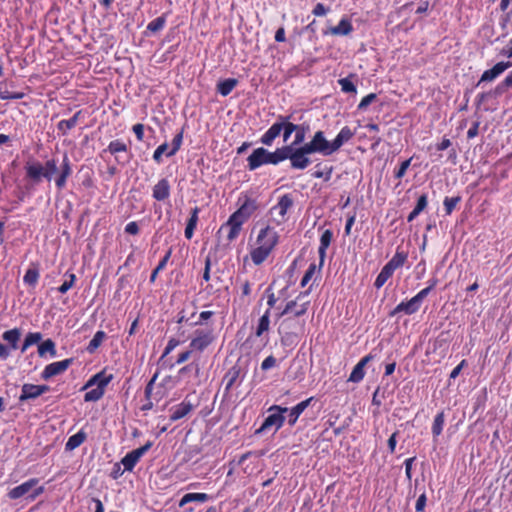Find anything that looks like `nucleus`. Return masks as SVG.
<instances>
[{"label": "nucleus", "mask_w": 512, "mask_h": 512, "mask_svg": "<svg viewBox=\"0 0 512 512\" xmlns=\"http://www.w3.org/2000/svg\"><path fill=\"white\" fill-rule=\"evenodd\" d=\"M293 120H295L293 113L289 115H278L276 121L261 136L260 142L265 146H271L274 140L282 133L283 142L286 143L291 135L296 133L297 126Z\"/></svg>", "instance_id": "f257e3e1"}, {"label": "nucleus", "mask_w": 512, "mask_h": 512, "mask_svg": "<svg viewBox=\"0 0 512 512\" xmlns=\"http://www.w3.org/2000/svg\"><path fill=\"white\" fill-rule=\"evenodd\" d=\"M285 158L290 161L292 169L304 170L311 164L310 150L303 145L286 144L285 145Z\"/></svg>", "instance_id": "f03ea898"}, {"label": "nucleus", "mask_w": 512, "mask_h": 512, "mask_svg": "<svg viewBox=\"0 0 512 512\" xmlns=\"http://www.w3.org/2000/svg\"><path fill=\"white\" fill-rule=\"evenodd\" d=\"M268 412H272L269 414L264 421L262 422L261 426L255 430V435H260L271 428H275V432L278 431L284 424L286 417L285 414L288 412L287 407H282L280 405H272Z\"/></svg>", "instance_id": "7ed1b4c3"}, {"label": "nucleus", "mask_w": 512, "mask_h": 512, "mask_svg": "<svg viewBox=\"0 0 512 512\" xmlns=\"http://www.w3.org/2000/svg\"><path fill=\"white\" fill-rule=\"evenodd\" d=\"M38 482V478H31L26 482L11 489L7 493V496L9 499L15 500L27 495V500L34 501L38 496H40L44 492L43 486L36 487Z\"/></svg>", "instance_id": "20e7f679"}, {"label": "nucleus", "mask_w": 512, "mask_h": 512, "mask_svg": "<svg viewBox=\"0 0 512 512\" xmlns=\"http://www.w3.org/2000/svg\"><path fill=\"white\" fill-rule=\"evenodd\" d=\"M306 147L310 153H319L322 156H330L335 153V148L332 141L327 140L323 131H316L309 142H306Z\"/></svg>", "instance_id": "39448f33"}, {"label": "nucleus", "mask_w": 512, "mask_h": 512, "mask_svg": "<svg viewBox=\"0 0 512 512\" xmlns=\"http://www.w3.org/2000/svg\"><path fill=\"white\" fill-rule=\"evenodd\" d=\"M246 373V369L240 365L239 360L231 368L228 369L223 377V382H226L224 389L225 396L229 394L231 388L237 382L241 384L246 376Z\"/></svg>", "instance_id": "423d86ee"}, {"label": "nucleus", "mask_w": 512, "mask_h": 512, "mask_svg": "<svg viewBox=\"0 0 512 512\" xmlns=\"http://www.w3.org/2000/svg\"><path fill=\"white\" fill-rule=\"evenodd\" d=\"M194 334L195 337L191 340L190 347L200 352L211 345L215 339L212 328L196 329Z\"/></svg>", "instance_id": "0eeeda50"}, {"label": "nucleus", "mask_w": 512, "mask_h": 512, "mask_svg": "<svg viewBox=\"0 0 512 512\" xmlns=\"http://www.w3.org/2000/svg\"><path fill=\"white\" fill-rule=\"evenodd\" d=\"M50 386L46 384L36 385L31 383H25L21 387V394L18 398L19 403H25L29 400H35L44 393L50 391Z\"/></svg>", "instance_id": "6e6552de"}, {"label": "nucleus", "mask_w": 512, "mask_h": 512, "mask_svg": "<svg viewBox=\"0 0 512 512\" xmlns=\"http://www.w3.org/2000/svg\"><path fill=\"white\" fill-rule=\"evenodd\" d=\"M296 324L295 319L286 318L282 321L278 332L281 335V344L286 347H291L297 344L298 334L292 331H284L285 329H290Z\"/></svg>", "instance_id": "1a4fd4ad"}, {"label": "nucleus", "mask_w": 512, "mask_h": 512, "mask_svg": "<svg viewBox=\"0 0 512 512\" xmlns=\"http://www.w3.org/2000/svg\"><path fill=\"white\" fill-rule=\"evenodd\" d=\"M512 67V62L510 61H500L497 62L492 68L485 70L477 84L476 87L480 86L484 82H492L497 77H499L504 71L508 68Z\"/></svg>", "instance_id": "9d476101"}, {"label": "nucleus", "mask_w": 512, "mask_h": 512, "mask_svg": "<svg viewBox=\"0 0 512 512\" xmlns=\"http://www.w3.org/2000/svg\"><path fill=\"white\" fill-rule=\"evenodd\" d=\"M73 362L74 358H67L62 361L50 363L44 368L41 373V378L43 380H49L56 375L62 374L72 365Z\"/></svg>", "instance_id": "9b49d317"}, {"label": "nucleus", "mask_w": 512, "mask_h": 512, "mask_svg": "<svg viewBox=\"0 0 512 512\" xmlns=\"http://www.w3.org/2000/svg\"><path fill=\"white\" fill-rule=\"evenodd\" d=\"M26 178L29 179L32 184H39L43 178H45L43 164L37 160H28L24 166Z\"/></svg>", "instance_id": "f8f14e48"}, {"label": "nucleus", "mask_w": 512, "mask_h": 512, "mask_svg": "<svg viewBox=\"0 0 512 512\" xmlns=\"http://www.w3.org/2000/svg\"><path fill=\"white\" fill-rule=\"evenodd\" d=\"M113 378V374L107 375L106 369H103L100 372L91 376L90 379L86 382V384L82 387V390H86L92 386H96L97 388L105 392V388L113 380Z\"/></svg>", "instance_id": "ddd939ff"}, {"label": "nucleus", "mask_w": 512, "mask_h": 512, "mask_svg": "<svg viewBox=\"0 0 512 512\" xmlns=\"http://www.w3.org/2000/svg\"><path fill=\"white\" fill-rule=\"evenodd\" d=\"M58 171L59 174L55 178V185L59 190H62L66 186L67 179L72 174V165L66 153L63 156V160Z\"/></svg>", "instance_id": "4468645a"}, {"label": "nucleus", "mask_w": 512, "mask_h": 512, "mask_svg": "<svg viewBox=\"0 0 512 512\" xmlns=\"http://www.w3.org/2000/svg\"><path fill=\"white\" fill-rule=\"evenodd\" d=\"M353 31V25L349 18L343 17L338 25L323 30V35L348 36Z\"/></svg>", "instance_id": "2eb2a0df"}, {"label": "nucleus", "mask_w": 512, "mask_h": 512, "mask_svg": "<svg viewBox=\"0 0 512 512\" xmlns=\"http://www.w3.org/2000/svg\"><path fill=\"white\" fill-rule=\"evenodd\" d=\"M265 148L258 147L252 151V153L247 157V168L250 171H254L265 165Z\"/></svg>", "instance_id": "dca6fc26"}, {"label": "nucleus", "mask_w": 512, "mask_h": 512, "mask_svg": "<svg viewBox=\"0 0 512 512\" xmlns=\"http://www.w3.org/2000/svg\"><path fill=\"white\" fill-rule=\"evenodd\" d=\"M314 400V397H309L308 399L301 401L291 409L288 408V417L287 422L289 426H294L297 422L299 416L304 412V410L311 404Z\"/></svg>", "instance_id": "f3484780"}, {"label": "nucleus", "mask_w": 512, "mask_h": 512, "mask_svg": "<svg viewBox=\"0 0 512 512\" xmlns=\"http://www.w3.org/2000/svg\"><path fill=\"white\" fill-rule=\"evenodd\" d=\"M333 239V232L330 229H326L320 237V246L318 248L319 254V270L322 269L326 257V250L330 246Z\"/></svg>", "instance_id": "a211bd4d"}, {"label": "nucleus", "mask_w": 512, "mask_h": 512, "mask_svg": "<svg viewBox=\"0 0 512 512\" xmlns=\"http://www.w3.org/2000/svg\"><path fill=\"white\" fill-rule=\"evenodd\" d=\"M420 309L419 305L412 297L409 301H402L399 303L390 313V317L396 316L398 313H404L406 315H412Z\"/></svg>", "instance_id": "6ab92c4d"}, {"label": "nucleus", "mask_w": 512, "mask_h": 512, "mask_svg": "<svg viewBox=\"0 0 512 512\" xmlns=\"http://www.w3.org/2000/svg\"><path fill=\"white\" fill-rule=\"evenodd\" d=\"M274 247H275V242L273 241L271 244H269L265 247H262L261 245H259L257 248L253 249L251 251V259H252L253 263L255 265L262 264L267 259V257L269 256L271 251L274 249Z\"/></svg>", "instance_id": "aec40b11"}, {"label": "nucleus", "mask_w": 512, "mask_h": 512, "mask_svg": "<svg viewBox=\"0 0 512 512\" xmlns=\"http://www.w3.org/2000/svg\"><path fill=\"white\" fill-rule=\"evenodd\" d=\"M152 196L157 201H164L170 196V184L166 178L160 179L153 187Z\"/></svg>", "instance_id": "412c9836"}, {"label": "nucleus", "mask_w": 512, "mask_h": 512, "mask_svg": "<svg viewBox=\"0 0 512 512\" xmlns=\"http://www.w3.org/2000/svg\"><path fill=\"white\" fill-rule=\"evenodd\" d=\"M188 398L189 395H187L185 399L175 407L174 411L170 415L171 421L182 419L193 410L194 405L188 400Z\"/></svg>", "instance_id": "4be33fe9"}, {"label": "nucleus", "mask_w": 512, "mask_h": 512, "mask_svg": "<svg viewBox=\"0 0 512 512\" xmlns=\"http://www.w3.org/2000/svg\"><path fill=\"white\" fill-rule=\"evenodd\" d=\"M278 238L279 236L277 232L274 231V229L271 228L270 226H266L265 228L260 230L259 235L257 237V242L262 247H265L274 241L276 246L278 243Z\"/></svg>", "instance_id": "5701e85b"}, {"label": "nucleus", "mask_w": 512, "mask_h": 512, "mask_svg": "<svg viewBox=\"0 0 512 512\" xmlns=\"http://www.w3.org/2000/svg\"><path fill=\"white\" fill-rule=\"evenodd\" d=\"M285 145L282 147L277 148L275 151L271 152L265 148V165L271 164V165H278L280 162H283L286 160L285 158Z\"/></svg>", "instance_id": "b1692460"}, {"label": "nucleus", "mask_w": 512, "mask_h": 512, "mask_svg": "<svg viewBox=\"0 0 512 512\" xmlns=\"http://www.w3.org/2000/svg\"><path fill=\"white\" fill-rule=\"evenodd\" d=\"M242 199L243 203L239 206L238 211L249 219V217L258 209V204L255 199H252L247 195L240 197L239 201Z\"/></svg>", "instance_id": "393cba45"}, {"label": "nucleus", "mask_w": 512, "mask_h": 512, "mask_svg": "<svg viewBox=\"0 0 512 512\" xmlns=\"http://www.w3.org/2000/svg\"><path fill=\"white\" fill-rule=\"evenodd\" d=\"M355 135V131L348 126L343 127L337 136L332 140L335 152L338 151L345 143L351 140Z\"/></svg>", "instance_id": "a878e982"}, {"label": "nucleus", "mask_w": 512, "mask_h": 512, "mask_svg": "<svg viewBox=\"0 0 512 512\" xmlns=\"http://www.w3.org/2000/svg\"><path fill=\"white\" fill-rule=\"evenodd\" d=\"M239 81L236 78H226L220 80L216 85V91L221 96H228L232 90L238 85Z\"/></svg>", "instance_id": "bb28decb"}, {"label": "nucleus", "mask_w": 512, "mask_h": 512, "mask_svg": "<svg viewBox=\"0 0 512 512\" xmlns=\"http://www.w3.org/2000/svg\"><path fill=\"white\" fill-rule=\"evenodd\" d=\"M21 337V330L19 328H13L5 331L2 334V339L9 344V348L16 350L18 349V343Z\"/></svg>", "instance_id": "cd10ccee"}, {"label": "nucleus", "mask_w": 512, "mask_h": 512, "mask_svg": "<svg viewBox=\"0 0 512 512\" xmlns=\"http://www.w3.org/2000/svg\"><path fill=\"white\" fill-rule=\"evenodd\" d=\"M199 212H200V208L197 206L191 210V215L187 221L185 231H184L185 237L187 239H191L193 237V234L196 229L197 222H198Z\"/></svg>", "instance_id": "c85d7f7f"}, {"label": "nucleus", "mask_w": 512, "mask_h": 512, "mask_svg": "<svg viewBox=\"0 0 512 512\" xmlns=\"http://www.w3.org/2000/svg\"><path fill=\"white\" fill-rule=\"evenodd\" d=\"M211 499V496L206 493H186L179 501V507H184L188 503L192 502H206Z\"/></svg>", "instance_id": "c756f323"}, {"label": "nucleus", "mask_w": 512, "mask_h": 512, "mask_svg": "<svg viewBox=\"0 0 512 512\" xmlns=\"http://www.w3.org/2000/svg\"><path fill=\"white\" fill-rule=\"evenodd\" d=\"M81 114H82V111L80 110V111H77L70 119L61 120L57 124L58 131H60L62 133V135H66L68 130L73 129L77 125Z\"/></svg>", "instance_id": "7c9ffc66"}, {"label": "nucleus", "mask_w": 512, "mask_h": 512, "mask_svg": "<svg viewBox=\"0 0 512 512\" xmlns=\"http://www.w3.org/2000/svg\"><path fill=\"white\" fill-rule=\"evenodd\" d=\"M296 133L294 136V140L291 144L294 145H303L306 144L305 139L307 133L310 131V124L308 122H303L300 124H296Z\"/></svg>", "instance_id": "2f4dec72"}, {"label": "nucleus", "mask_w": 512, "mask_h": 512, "mask_svg": "<svg viewBox=\"0 0 512 512\" xmlns=\"http://www.w3.org/2000/svg\"><path fill=\"white\" fill-rule=\"evenodd\" d=\"M87 438V434L80 430L76 434L70 436L65 444L66 451H73L78 448Z\"/></svg>", "instance_id": "473e14b6"}, {"label": "nucleus", "mask_w": 512, "mask_h": 512, "mask_svg": "<svg viewBox=\"0 0 512 512\" xmlns=\"http://www.w3.org/2000/svg\"><path fill=\"white\" fill-rule=\"evenodd\" d=\"M47 353H49L51 357L56 356V345L50 338L40 341L38 345V355L40 357H44Z\"/></svg>", "instance_id": "72a5a7b5"}, {"label": "nucleus", "mask_w": 512, "mask_h": 512, "mask_svg": "<svg viewBox=\"0 0 512 512\" xmlns=\"http://www.w3.org/2000/svg\"><path fill=\"white\" fill-rule=\"evenodd\" d=\"M107 338V335L104 331L99 330L97 331L89 344L86 347V351L89 354H93L96 352V350L101 346L102 342Z\"/></svg>", "instance_id": "f704fd0d"}, {"label": "nucleus", "mask_w": 512, "mask_h": 512, "mask_svg": "<svg viewBox=\"0 0 512 512\" xmlns=\"http://www.w3.org/2000/svg\"><path fill=\"white\" fill-rule=\"evenodd\" d=\"M444 423H445V414H444V411H441L435 416L433 424H432V436H433L434 441H437L438 436L441 435V433L443 431Z\"/></svg>", "instance_id": "c9c22d12"}, {"label": "nucleus", "mask_w": 512, "mask_h": 512, "mask_svg": "<svg viewBox=\"0 0 512 512\" xmlns=\"http://www.w3.org/2000/svg\"><path fill=\"white\" fill-rule=\"evenodd\" d=\"M269 325H270V309H267L265 311V313L258 320L255 335L257 337L262 336L265 332H267L269 330Z\"/></svg>", "instance_id": "e433bc0d"}, {"label": "nucleus", "mask_w": 512, "mask_h": 512, "mask_svg": "<svg viewBox=\"0 0 512 512\" xmlns=\"http://www.w3.org/2000/svg\"><path fill=\"white\" fill-rule=\"evenodd\" d=\"M408 257V254L404 251L397 249L395 255L386 263L390 268L395 271L397 268L404 265Z\"/></svg>", "instance_id": "4c0bfd02"}, {"label": "nucleus", "mask_w": 512, "mask_h": 512, "mask_svg": "<svg viewBox=\"0 0 512 512\" xmlns=\"http://www.w3.org/2000/svg\"><path fill=\"white\" fill-rule=\"evenodd\" d=\"M393 273L394 271L390 268V266L385 264L375 279V288L380 289L386 283V281L393 275Z\"/></svg>", "instance_id": "58836bf2"}, {"label": "nucleus", "mask_w": 512, "mask_h": 512, "mask_svg": "<svg viewBox=\"0 0 512 512\" xmlns=\"http://www.w3.org/2000/svg\"><path fill=\"white\" fill-rule=\"evenodd\" d=\"M355 77V74H350L349 76L338 80V84L341 86V90L344 93H357L356 85L353 82V78Z\"/></svg>", "instance_id": "ea45409f"}, {"label": "nucleus", "mask_w": 512, "mask_h": 512, "mask_svg": "<svg viewBox=\"0 0 512 512\" xmlns=\"http://www.w3.org/2000/svg\"><path fill=\"white\" fill-rule=\"evenodd\" d=\"M322 166V163L319 162L315 165V170L311 175L314 178H323L324 181H329L331 179L332 173H333V166H327L325 165L323 169H320Z\"/></svg>", "instance_id": "a19ab883"}, {"label": "nucleus", "mask_w": 512, "mask_h": 512, "mask_svg": "<svg viewBox=\"0 0 512 512\" xmlns=\"http://www.w3.org/2000/svg\"><path fill=\"white\" fill-rule=\"evenodd\" d=\"M127 151H128L127 145L119 139L111 141L109 143L108 147L103 150V152H109L112 155H116L121 152L127 153Z\"/></svg>", "instance_id": "79ce46f5"}, {"label": "nucleus", "mask_w": 512, "mask_h": 512, "mask_svg": "<svg viewBox=\"0 0 512 512\" xmlns=\"http://www.w3.org/2000/svg\"><path fill=\"white\" fill-rule=\"evenodd\" d=\"M171 254H172V248L170 247L168 249V251L166 252V254L164 255V257L159 261L158 265L155 267V269L152 271L151 275H150V279L149 281L151 283L155 282L156 278H157V275L160 271H162L165 266L167 265V262L168 260L170 259L171 257Z\"/></svg>", "instance_id": "37998d69"}, {"label": "nucleus", "mask_w": 512, "mask_h": 512, "mask_svg": "<svg viewBox=\"0 0 512 512\" xmlns=\"http://www.w3.org/2000/svg\"><path fill=\"white\" fill-rule=\"evenodd\" d=\"M39 279V270L37 267H30L24 277L23 282L29 286L35 287Z\"/></svg>", "instance_id": "c03bdc74"}, {"label": "nucleus", "mask_w": 512, "mask_h": 512, "mask_svg": "<svg viewBox=\"0 0 512 512\" xmlns=\"http://www.w3.org/2000/svg\"><path fill=\"white\" fill-rule=\"evenodd\" d=\"M365 367L362 365V363H357L354 368L352 369V372L348 378V381L353 383H359L363 380L365 376Z\"/></svg>", "instance_id": "a18cd8bd"}, {"label": "nucleus", "mask_w": 512, "mask_h": 512, "mask_svg": "<svg viewBox=\"0 0 512 512\" xmlns=\"http://www.w3.org/2000/svg\"><path fill=\"white\" fill-rule=\"evenodd\" d=\"M183 133H184V127L174 136V138L172 140V147L166 153L167 157H172L179 151V149L182 145V142H183Z\"/></svg>", "instance_id": "49530a36"}, {"label": "nucleus", "mask_w": 512, "mask_h": 512, "mask_svg": "<svg viewBox=\"0 0 512 512\" xmlns=\"http://www.w3.org/2000/svg\"><path fill=\"white\" fill-rule=\"evenodd\" d=\"M293 206V199L289 194L280 197L277 207L280 209L279 214L284 217L289 208Z\"/></svg>", "instance_id": "de8ad7c7"}, {"label": "nucleus", "mask_w": 512, "mask_h": 512, "mask_svg": "<svg viewBox=\"0 0 512 512\" xmlns=\"http://www.w3.org/2000/svg\"><path fill=\"white\" fill-rule=\"evenodd\" d=\"M57 160L52 158V159H49L45 162V164H43V167H44V173H45V179L47 181H51L52 180V177L53 175L58 172V167H57Z\"/></svg>", "instance_id": "09e8293b"}, {"label": "nucleus", "mask_w": 512, "mask_h": 512, "mask_svg": "<svg viewBox=\"0 0 512 512\" xmlns=\"http://www.w3.org/2000/svg\"><path fill=\"white\" fill-rule=\"evenodd\" d=\"M65 276L68 278L66 279L58 288L57 290L61 293V294H65L68 292V290H70L75 282H76V275L74 273H70V272H66L65 273Z\"/></svg>", "instance_id": "8fccbe9b"}, {"label": "nucleus", "mask_w": 512, "mask_h": 512, "mask_svg": "<svg viewBox=\"0 0 512 512\" xmlns=\"http://www.w3.org/2000/svg\"><path fill=\"white\" fill-rule=\"evenodd\" d=\"M462 200V197L460 195L454 196V197H445L443 201L444 209L446 215L452 214L453 210L455 209L456 205L460 203Z\"/></svg>", "instance_id": "3c124183"}, {"label": "nucleus", "mask_w": 512, "mask_h": 512, "mask_svg": "<svg viewBox=\"0 0 512 512\" xmlns=\"http://www.w3.org/2000/svg\"><path fill=\"white\" fill-rule=\"evenodd\" d=\"M298 259H294L290 266L287 268L285 275L287 277V285L285 289H288L291 285L295 283V272L297 269Z\"/></svg>", "instance_id": "603ef678"}, {"label": "nucleus", "mask_w": 512, "mask_h": 512, "mask_svg": "<svg viewBox=\"0 0 512 512\" xmlns=\"http://www.w3.org/2000/svg\"><path fill=\"white\" fill-rule=\"evenodd\" d=\"M165 23H166L165 16L164 15L159 16V17L155 18L154 20H152L148 24L147 30H149L152 33L159 32L160 30L163 29V27L165 26Z\"/></svg>", "instance_id": "864d4df0"}, {"label": "nucleus", "mask_w": 512, "mask_h": 512, "mask_svg": "<svg viewBox=\"0 0 512 512\" xmlns=\"http://www.w3.org/2000/svg\"><path fill=\"white\" fill-rule=\"evenodd\" d=\"M105 392L99 388L91 389L84 395L85 402H96L104 396Z\"/></svg>", "instance_id": "5fc2aeb1"}, {"label": "nucleus", "mask_w": 512, "mask_h": 512, "mask_svg": "<svg viewBox=\"0 0 512 512\" xmlns=\"http://www.w3.org/2000/svg\"><path fill=\"white\" fill-rule=\"evenodd\" d=\"M179 344H180V341L175 339V338H171L168 341L167 346L165 347L164 352H163L162 356L159 359V363H161L162 366L166 365V361H164V358L168 354H170L172 352V350H174Z\"/></svg>", "instance_id": "6e6d98bb"}, {"label": "nucleus", "mask_w": 512, "mask_h": 512, "mask_svg": "<svg viewBox=\"0 0 512 512\" xmlns=\"http://www.w3.org/2000/svg\"><path fill=\"white\" fill-rule=\"evenodd\" d=\"M508 89H510V87L503 80L494 89L488 91V94L490 98H498L506 93Z\"/></svg>", "instance_id": "4d7b16f0"}, {"label": "nucleus", "mask_w": 512, "mask_h": 512, "mask_svg": "<svg viewBox=\"0 0 512 512\" xmlns=\"http://www.w3.org/2000/svg\"><path fill=\"white\" fill-rule=\"evenodd\" d=\"M138 461L133 457L131 452H128L122 459L121 464L124 466V471H132Z\"/></svg>", "instance_id": "13d9d810"}, {"label": "nucleus", "mask_w": 512, "mask_h": 512, "mask_svg": "<svg viewBox=\"0 0 512 512\" xmlns=\"http://www.w3.org/2000/svg\"><path fill=\"white\" fill-rule=\"evenodd\" d=\"M191 372H194L195 376H199V373H200V365L198 362L196 361H193L191 363H189L188 365L182 367L178 374H179V377H181L182 375L186 374V373H191Z\"/></svg>", "instance_id": "bf43d9fd"}, {"label": "nucleus", "mask_w": 512, "mask_h": 512, "mask_svg": "<svg viewBox=\"0 0 512 512\" xmlns=\"http://www.w3.org/2000/svg\"><path fill=\"white\" fill-rule=\"evenodd\" d=\"M25 97L24 92H9L0 88V99L2 100H18Z\"/></svg>", "instance_id": "052dcab7"}, {"label": "nucleus", "mask_w": 512, "mask_h": 512, "mask_svg": "<svg viewBox=\"0 0 512 512\" xmlns=\"http://www.w3.org/2000/svg\"><path fill=\"white\" fill-rule=\"evenodd\" d=\"M247 220H248V219H247L244 215H242V214L238 211V209H237L235 212H233V213L230 215V217H229V219H228V221H227L226 223H227V224H234V225H237V226H242V225H243V223H244L245 221H247Z\"/></svg>", "instance_id": "680f3d73"}, {"label": "nucleus", "mask_w": 512, "mask_h": 512, "mask_svg": "<svg viewBox=\"0 0 512 512\" xmlns=\"http://www.w3.org/2000/svg\"><path fill=\"white\" fill-rule=\"evenodd\" d=\"M225 227H229V232H228V235H227V239L229 242L233 241L234 239H236L240 233V230H241V226H237V225H234V224H227L225 223L224 225H222V227L220 228V231L225 228Z\"/></svg>", "instance_id": "e2e57ef3"}, {"label": "nucleus", "mask_w": 512, "mask_h": 512, "mask_svg": "<svg viewBox=\"0 0 512 512\" xmlns=\"http://www.w3.org/2000/svg\"><path fill=\"white\" fill-rule=\"evenodd\" d=\"M411 161H412V157L401 162V164L399 165L398 169L395 170L394 172V177L396 179H401L404 177V175L406 174L408 168L410 167L411 165Z\"/></svg>", "instance_id": "0e129e2a"}, {"label": "nucleus", "mask_w": 512, "mask_h": 512, "mask_svg": "<svg viewBox=\"0 0 512 512\" xmlns=\"http://www.w3.org/2000/svg\"><path fill=\"white\" fill-rule=\"evenodd\" d=\"M377 99V94L376 93H370L368 95H366L365 97L362 98V100L360 101V103L358 104V107L357 109L359 111H364L367 109V107L372 103L374 102L375 100Z\"/></svg>", "instance_id": "69168bd1"}, {"label": "nucleus", "mask_w": 512, "mask_h": 512, "mask_svg": "<svg viewBox=\"0 0 512 512\" xmlns=\"http://www.w3.org/2000/svg\"><path fill=\"white\" fill-rule=\"evenodd\" d=\"M168 143L164 142L163 144L159 145L156 150L153 153V160L160 164L162 162V156L164 153H167L168 151Z\"/></svg>", "instance_id": "338daca9"}, {"label": "nucleus", "mask_w": 512, "mask_h": 512, "mask_svg": "<svg viewBox=\"0 0 512 512\" xmlns=\"http://www.w3.org/2000/svg\"><path fill=\"white\" fill-rule=\"evenodd\" d=\"M153 442L147 441L143 446L130 451L137 461L152 447Z\"/></svg>", "instance_id": "774afa93"}]
</instances>
